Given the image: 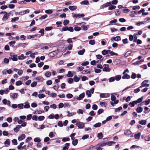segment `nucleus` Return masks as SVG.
I'll use <instances>...</instances> for the list:
<instances>
[{
	"label": "nucleus",
	"mask_w": 150,
	"mask_h": 150,
	"mask_svg": "<svg viewBox=\"0 0 150 150\" xmlns=\"http://www.w3.org/2000/svg\"><path fill=\"white\" fill-rule=\"evenodd\" d=\"M115 95H117V93H112L111 94V100L113 101L115 100L116 99V97Z\"/></svg>",
	"instance_id": "12"
},
{
	"label": "nucleus",
	"mask_w": 150,
	"mask_h": 150,
	"mask_svg": "<svg viewBox=\"0 0 150 150\" xmlns=\"http://www.w3.org/2000/svg\"><path fill=\"white\" fill-rule=\"evenodd\" d=\"M48 55L50 57H53L55 55V52L53 51L50 53L48 54Z\"/></svg>",
	"instance_id": "26"
},
{
	"label": "nucleus",
	"mask_w": 150,
	"mask_h": 150,
	"mask_svg": "<svg viewBox=\"0 0 150 150\" xmlns=\"http://www.w3.org/2000/svg\"><path fill=\"white\" fill-rule=\"evenodd\" d=\"M145 23L144 21L137 22L136 23V25L137 26H139L142 24H144Z\"/></svg>",
	"instance_id": "43"
},
{
	"label": "nucleus",
	"mask_w": 150,
	"mask_h": 150,
	"mask_svg": "<svg viewBox=\"0 0 150 150\" xmlns=\"http://www.w3.org/2000/svg\"><path fill=\"white\" fill-rule=\"evenodd\" d=\"M104 68L103 69V71H104L109 72L110 71V69L109 67V65L108 64H104L103 65Z\"/></svg>",
	"instance_id": "2"
},
{
	"label": "nucleus",
	"mask_w": 150,
	"mask_h": 150,
	"mask_svg": "<svg viewBox=\"0 0 150 150\" xmlns=\"http://www.w3.org/2000/svg\"><path fill=\"white\" fill-rule=\"evenodd\" d=\"M137 34H134V39H134L133 42H136L137 40Z\"/></svg>",
	"instance_id": "46"
},
{
	"label": "nucleus",
	"mask_w": 150,
	"mask_h": 150,
	"mask_svg": "<svg viewBox=\"0 0 150 150\" xmlns=\"http://www.w3.org/2000/svg\"><path fill=\"white\" fill-rule=\"evenodd\" d=\"M10 95L11 97L13 99L17 98L18 96V94L16 93H13Z\"/></svg>",
	"instance_id": "6"
},
{
	"label": "nucleus",
	"mask_w": 150,
	"mask_h": 150,
	"mask_svg": "<svg viewBox=\"0 0 150 150\" xmlns=\"http://www.w3.org/2000/svg\"><path fill=\"white\" fill-rule=\"evenodd\" d=\"M19 19V18L18 17H14L13 18L11 21V22H15L16 21H17Z\"/></svg>",
	"instance_id": "55"
},
{
	"label": "nucleus",
	"mask_w": 150,
	"mask_h": 150,
	"mask_svg": "<svg viewBox=\"0 0 150 150\" xmlns=\"http://www.w3.org/2000/svg\"><path fill=\"white\" fill-rule=\"evenodd\" d=\"M67 113H68V115H67V116L68 117L72 116L76 114V112H70L69 111H67Z\"/></svg>",
	"instance_id": "27"
},
{
	"label": "nucleus",
	"mask_w": 150,
	"mask_h": 150,
	"mask_svg": "<svg viewBox=\"0 0 150 150\" xmlns=\"http://www.w3.org/2000/svg\"><path fill=\"white\" fill-rule=\"evenodd\" d=\"M32 117V115L31 114L28 115L27 116V120H30Z\"/></svg>",
	"instance_id": "52"
},
{
	"label": "nucleus",
	"mask_w": 150,
	"mask_h": 150,
	"mask_svg": "<svg viewBox=\"0 0 150 150\" xmlns=\"http://www.w3.org/2000/svg\"><path fill=\"white\" fill-rule=\"evenodd\" d=\"M140 53L141 54H142L143 55L146 54L147 53V52L144 50H142L140 51Z\"/></svg>",
	"instance_id": "59"
},
{
	"label": "nucleus",
	"mask_w": 150,
	"mask_h": 150,
	"mask_svg": "<svg viewBox=\"0 0 150 150\" xmlns=\"http://www.w3.org/2000/svg\"><path fill=\"white\" fill-rule=\"evenodd\" d=\"M116 8V6H115L111 5L108 8V9L110 10H111L113 9H115Z\"/></svg>",
	"instance_id": "60"
},
{
	"label": "nucleus",
	"mask_w": 150,
	"mask_h": 150,
	"mask_svg": "<svg viewBox=\"0 0 150 150\" xmlns=\"http://www.w3.org/2000/svg\"><path fill=\"white\" fill-rule=\"evenodd\" d=\"M73 95L71 93H68L66 95V97L68 98H71L73 97Z\"/></svg>",
	"instance_id": "62"
},
{
	"label": "nucleus",
	"mask_w": 150,
	"mask_h": 150,
	"mask_svg": "<svg viewBox=\"0 0 150 150\" xmlns=\"http://www.w3.org/2000/svg\"><path fill=\"white\" fill-rule=\"evenodd\" d=\"M89 64V62H88L86 61L85 62L82 63L81 64V65L83 66H86L88 64Z\"/></svg>",
	"instance_id": "64"
},
{
	"label": "nucleus",
	"mask_w": 150,
	"mask_h": 150,
	"mask_svg": "<svg viewBox=\"0 0 150 150\" xmlns=\"http://www.w3.org/2000/svg\"><path fill=\"white\" fill-rule=\"evenodd\" d=\"M103 135L102 132H100L98 134L97 137L99 139H101L103 137Z\"/></svg>",
	"instance_id": "28"
},
{
	"label": "nucleus",
	"mask_w": 150,
	"mask_h": 150,
	"mask_svg": "<svg viewBox=\"0 0 150 150\" xmlns=\"http://www.w3.org/2000/svg\"><path fill=\"white\" fill-rule=\"evenodd\" d=\"M111 40V41H118L121 40L120 37L119 36H117L115 37L112 38Z\"/></svg>",
	"instance_id": "8"
},
{
	"label": "nucleus",
	"mask_w": 150,
	"mask_h": 150,
	"mask_svg": "<svg viewBox=\"0 0 150 150\" xmlns=\"http://www.w3.org/2000/svg\"><path fill=\"white\" fill-rule=\"evenodd\" d=\"M141 135V134L140 133H138L137 134H135L134 135V137L136 139H139L140 138V137Z\"/></svg>",
	"instance_id": "24"
},
{
	"label": "nucleus",
	"mask_w": 150,
	"mask_h": 150,
	"mask_svg": "<svg viewBox=\"0 0 150 150\" xmlns=\"http://www.w3.org/2000/svg\"><path fill=\"white\" fill-rule=\"evenodd\" d=\"M21 128V127L19 125H17L16 126V127L13 130L15 132H17L19 131V129Z\"/></svg>",
	"instance_id": "10"
},
{
	"label": "nucleus",
	"mask_w": 150,
	"mask_h": 150,
	"mask_svg": "<svg viewBox=\"0 0 150 150\" xmlns=\"http://www.w3.org/2000/svg\"><path fill=\"white\" fill-rule=\"evenodd\" d=\"M10 55V57L9 58L10 60H12L14 61L18 60V56L17 55L12 52L11 53Z\"/></svg>",
	"instance_id": "1"
},
{
	"label": "nucleus",
	"mask_w": 150,
	"mask_h": 150,
	"mask_svg": "<svg viewBox=\"0 0 150 150\" xmlns=\"http://www.w3.org/2000/svg\"><path fill=\"white\" fill-rule=\"evenodd\" d=\"M132 51H128L125 54V57H128L131 53Z\"/></svg>",
	"instance_id": "35"
},
{
	"label": "nucleus",
	"mask_w": 150,
	"mask_h": 150,
	"mask_svg": "<svg viewBox=\"0 0 150 150\" xmlns=\"http://www.w3.org/2000/svg\"><path fill=\"white\" fill-rule=\"evenodd\" d=\"M36 80L38 81L42 82L44 80V78L41 76H39L36 77Z\"/></svg>",
	"instance_id": "14"
},
{
	"label": "nucleus",
	"mask_w": 150,
	"mask_h": 150,
	"mask_svg": "<svg viewBox=\"0 0 150 150\" xmlns=\"http://www.w3.org/2000/svg\"><path fill=\"white\" fill-rule=\"evenodd\" d=\"M51 75V73L49 71H47L46 72L45 75L47 77H50V76Z\"/></svg>",
	"instance_id": "34"
},
{
	"label": "nucleus",
	"mask_w": 150,
	"mask_h": 150,
	"mask_svg": "<svg viewBox=\"0 0 150 150\" xmlns=\"http://www.w3.org/2000/svg\"><path fill=\"white\" fill-rule=\"evenodd\" d=\"M25 105H24L23 107L25 108H28L30 107V105L29 103L28 102H26L24 103Z\"/></svg>",
	"instance_id": "16"
},
{
	"label": "nucleus",
	"mask_w": 150,
	"mask_h": 150,
	"mask_svg": "<svg viewBox=\"0 0 150 150\" xmlns=\"http://www.w3.org/2000/svg\"><path fill=\"white\" fill-rule=\"evenodd\" d=\"M72 144L73 145L75 146L77 145L78 143V140L77 139H74L72 140Z\"/></svg>",
	"instance_id": "20"
},
{
	"label": "nucleus",
	"mask_w": 150,
	"mask_h": 150,
	"mask_svg": "<svg viewBox=\"0 0 150 150\" xmlns=\"http://www.w3.org/2000/svg\"><path fill=\"white\" fill-rule=\"evenodd\" d=\"M131 133V131L129 129H127L124 132V134L127 135L130 134Z\"/></svg>",
	"instance_id": "38"
},
{
	"label": "nucleus",
	"mask_w": 150,
	"mask_h": 150,
	"mask_svg": "<svg viewBox=\"0 0 150 150\" xmlns=\"http://www.w3.org/2000/svg\"><path fill=\"white\" fill-rule=\"evenodd\" d=\"M10 142L9 139H6V141L4 142V144L6 146H9L10 144Z\"/></svg>",
	"instance_id": "31"
},
{
	"label": "nucleus",
	"mask_w": 150,
	"mask_h": 150,
	"mask_svg": "<svg viewBox=\"0 0 150 150\" xmlns=\"http://www.w3.org/2000/svg\"><path fill=\"white\" fill-rule=\"evenodd\" d=\"M25 136L24 134H23L19 136L18 137V140L21 141L23 140L25 138Z\"/></svg>",
	"instance_id": "9"
},
{
	"label": "nucleus",
	"mask_w": 150,
	"mask_h": 150,
	"mask_svg": "<svg viewBox=\"0 0 150 150\" xmlns=\"http://www.w3.org/2000/svg\"><path fill=\"white\" fill-rule=\"evenodd\" d=\"M86 94L88 97H90L91 96V92L90 90H88L86 92Z\"/></svg>",
	"instance_id": "30"
},
{
	"label": "nucleus",
	"mask_w": 150,
	"mask_h": 150,
	"mask_svg": "<svg viewBox=\"0 0 150 150\" xmlns=\"http://www.w3.org/2000/svg\"><path fill=\"white\" fill-rule=\"evenodd\" d=\"M69 9L71 11H74L77 8V7L75 6H70L69 7Z\"/></svg>",
	"instance_id": "23"
},
{
	"label": "nucleus",
	"mask_w": 150,
	"mask_h": 150,
	"mask_svg": "<svg viewBox=\"0 0 150 150\" xmlns=\"http://www.w3.org/2000/svg\"><path fill=\"white\" fill-rule=\"evenodd\" d=\"M136 110L138 113H140L143 111V108L141 107H138L136 109Z\"/></svg>",
	"instance_id": "22"
},
{
	"label": "nucleus",
	"mask_w": 150,
	"mask_h": 150,
	"mask_svg": "<svg viewBox=\"0 0 150 150\" xmlns=\"http://www.w3.org/2000/svg\"><path fill=\"white\" fill-rule=\"evenodd\" d=\"M111 4V3L109 2H107L105 4H104L102 5V6L103 7H107L110 5Z\"/></svg>",
	"instance_id": "32"
},
{
	"label": "nucleus",
	"mask_w": 150,
	"mask_h": 150,
	"mask_svg": "<svg viewBox=\"0 0 150 150\" xmlns=\"http://www.w3.org/2000/svg\"><path fill=\"white\" fill-rule=\"evenodd\" d=\"M47 17V15H44L41 17H40L39 18V19L40 20H42V19H45Z\"/></svg>",
	"instance_id": "41"
},
{
	"label": "nucleus",
	"mask_w": 150,
	"mask_h": 150,
	"mask_svg": "<svg viewBox=\"0 0 150 150\" xmlns=\"http://www.w3.org/2000/svg\"><path fill=\"white\" fill-rule=\"evenodd\" d=\"M76 134L75 133H73L70 135V137L71 138L72 140H74L75 139L74 136Z\"/></svg>",
	"instance_id": "61"
},
{
	"label": "nucleus",
	"mask_w": 150,
	"mask_h": 150,
	"mask_svg": "<svg viewBox=\"0 0 150 150\" xmlns=\"http://www.w3.org/2000/svg\"><path fill=\"white\" fill-rule=\"evenodd\" d=\"M69 23V21L68 20H64L63 22V24L64 25H67Z\"/></svg>",
	"instance_id": "48"
},
{
	"label": "nucleus",
	"mask_w": 150,
	"mask_h": 150,
	"mask_svg": "<svg viewBox=\"0 0 150 150\" xmlns=\"http://www.w3.org/2000/svg\"><path fill=\"white\" fill-rule=\"evenodd\" d=\"M45 117L43 116H39L38 119L40 121L43 120L45 119Z\"/></svg>",
	"instance_id": "44"
},
{
	"label": "nucleus",
	"mask_w": 150,
	"mask_h": 150,
	"mask_svg": "<svg viewBox=\"0 0 150 150\" xmlns=\"http://www.w3.org/2000/svg\"><path fill=\"white\" fill-rule=\"evenodd\" d=\"M121 78V76L120 75L115 76V79L117 81H119Z\"/></svg>",
	"instance_id": "39"
},
{
	"label": "nucleus",
	"mask_w": 150,
	"mask_h": 150,
	"mask_svg": "<svg viewBox=\"0 0 150 150\" xmlns=\"http://www.w3.org/2000/svg\"><path fill=\"white\" fill-rule=\"evenodd\" d=\"M85 96V93H82L80 94L79 97H78L76 99L79 100H80L82 98H84Z\"/></svg>",
	"instance_id": "11"
},
{
	"label": "nucleus",
	"mask_w": 150,
	"mask_h": 150,
	"mask_svg": "<svg viewBox=\"0 0 150 150\" xmlns=\"http://www.w3.org/2000/svg\"><path fill=\"white\" fill-rule=\"evenodd\" d=\"M9 17V14L8 13H7V12L4 14L3 17V20L5 21Z\"/></svg>",
	"instance_id": "15"
},
{
	"label": "nucleus",
	"mask_w": 150,
	"mask_h": 150,
	"mask_svg": "<svg viewBox=\"0 0 150 150\" xmlns=\"http://www.w3.org/2000/svg\"><path fill=\"white\" fill-rule=\"evenodd\" d=\"M38 96L39 98L40 99H41L45 97V95L43 94H39L38 95Z\"/></svg>",
	"instance_id": "54"
},
{
	"label": "nucleus",
	"mask_w": 150,
	"mask_h": 150,
	"mask_svg": "<svg viewBox=\"0 0 150 150\" xmlns=\"http://www.w3.org/2000/svg\"><path fill=\"white\" fill-rule=\"evenodd\" d=\"M74 80L75 82H77L79 81V78L76 75L74 76Z\"/></svg>",
	"instance_id": "40"
},
{
	"label": "nucleus",
	"mask_w": 150,
	"mask_h": 150,
	"mask_svg": "<svg viewBox=\"0 0 150 150\" xmlns=\"http://www.w3.org/2000/svg\"><path fill=\"white\" fill-rule=\"evenodd\" d=\"M26 44L25 43H20L18 44V46H20L21 47H22L23 48L25 47H26Z\"/></svg>",
	"instance_id": "47"
},
{
	"label": "nucleus",
	"mask_w": 150,
	"mask_h": 150,
	"mask_svg": "<svg viewBox=\"0 0 150 150\" xmlns=\"http://www.w3.org/2000/svg\"><path fill=\"white\" fill-rule=\"evenodd\" d=\"M89 2L88 1L85 0L83 1L80 2V4L81 5H88Z\"/></svg>",
	"instance_id": "21"
},
{
	"label": "nucleus",
	"mask_w": 150,
	"mask_h": 150,
	"mask_svg": "<svg viewBox=\"0 0 150 150\" xmlns=\"http://www.w3.org/2000/svg\"><path fill=\"white\" fill-rule=\"evenodd\" d=\"M73 76V74L71 73V71H69L67 75V76L68 77H72Z\"/></svg>",
	"instance_id": "53"
},
{
	"label": "nucleus",
	"mask_w": 150,
	"mask_h": 150,
	"mask_svg": "<svg viewBox=\"0 0 150 150\" xmlns=\"http://www.w3.org/2000/svg\"><path fill=\"white\" fill-rule=\"evenodd\" d=\"M9 60H10L9 58V59L5 58L4 59V62L6 64H8L9 62Z\"/></svg>",
	"instance_id": "45"
},
{
	"label": "nucleus",
	"mask_w": 150,
	"mask_h": 150,
	"mask_svg": "<svg viewBox=\"0 0 150 150\" xmlns=\"http://www.w3.org/2000/svg\"><path fill=\"white\" fill-rule=\"evenodd\" d=\"M90 44L91 45H94L95 43V42L94 40H91L89 42Z\"/></svg>",
	"instance_id": "49"
},
{
	"label": "nucleus",
	"mask_w": 150,
	"mask_h": 150,
	"mask_svg": "<svg viewBox=\"0 0 150 150\" xmlns=\"http://www.w3.org/2000/svg\"><path fill=\"white\" fill-rule=\"evenodd\" d=\"M144 109L146 111L144 112V113L145 114L148 113L150 111V110L147 107H145L144 108Z\"/></svg>",
	"instance_id": "33"
},
{
	"label": "nucleus",
	"mask_w": 150,
	"mask_h": 150,
	"mask_svg": "<svg viewBox=\"0 0 150 150\" xmlns=\"http://www.w3.org/2000/svg\"><path fill=\"white\" fill-rule=\"evenodd\" d=\"M26 57L24 56V55L22 54L21 55L18 56V58L20 60L26 58Z\"/></svg>",
	"instance_id": "37"
},
{
	"label": "nucleus",
	"mask_w": 150,
	"mask_h": 150,
	"mask_svg": "<svg viewBox=\"0 0 150 150\" xmlns=\"http://www.w3.org/2000/svg\"><path fill=\"white\" fill-rule=\"evenodd\" d=\"M22 84V82L21 81H18L16 82V85L17 86H19Z\"/></svg>",
	"instance_id": "50"
},
{
	"label": "nucleus",
	"mask_w": 150,
	"mask_h": 150,
	"mask_svg": "<svg viewBox=\"0 0 150 150\" xmlns=\"http://www.w3.org/2000/svg\"><path fill=\"white\" fill-rule=\"evenodd\" d=\"M89 137V135L88 134H85L83 135L82 138V139L83 140H85Z\"/></svg>",
	"instance_id": "63"
},
{
	"label": "nucleus",
	"mask_w": 150,
	"mask_h": 150,
	"mask_svg": "<svg viewBox=\"0 0 150 150\" xmlns=\"http://www.w3.org/2000/svg\"><path fill=\"white\" fill-rule=\"evenodd\" d=\"M76 125L79 129H82L84 127V125L82 122H79L76 124Z\"/></svg>",
	"instance_id": "7"
},
{
	"label": "nucleus",
	"mask_w": 150,
	"mask_h": 150,
	"mask_svg": "<svg viewBox=\"0 0 150 150\" xmlns=\"http://www.w3.org/2000/svg\"><path fill=\"white\" fill-rule=\"evenodd\" d=\"M101 125V123L100 122H98L95 124L93 126L95 128L100 127Z\"/></svg>",
	"instance_id": "29"
},
{
	"label": "nucleus",
	"mask_w": 150,
	"mask_h": 150,
	"mask_svg": "<svg viewBox=\"0 0 150 150\" xmlns=\"http://www.w3.org/2000/svg\"><path fill=\"white\" fill-rule=\"evenodd\" d=\"M37 84V82L36 81L33 82L31 84V86L32 87H34L36 86Z\"/></svg>",
	"instance_id": "51"
},
{
	"label": "nucleus",
	"mask_w": 150,
	"mask_h": 150,
	"mask_svg": "<svg viewBox=\"0 0 150 150\" xmlns=\"http://www.w3.org/2000/svg\"><path fill=\"white\" fill-rule=\"evenodd\" d=\"M149 81L148 80H145L144 81L141 83V85L140 86L139 88H142L143 87H148L149 85L148 84L145 83V82H148Z\"/></svg>",
	"instance_id": "3"
},
{
	"label": "nucleus",
	"mask_w": 150,
	"mask_h": 150,
	"mask_svg": "<svg viewBox=\"0 0 150 150\" xmlns=\"http://www.w3.org/2000/svg\"><path fill=\"white\" fill-rule=\"evenodd\" d=\"M70 144L69 143H66L65 144V146L63 148V150H68L69 149V146Z\"/></svg>",
	"instance_id": "17"
},
{
	"label": "nucleus",
	"mask_w": 150,
	"mask_h": 150,
	"mask_svg": "<svg viewBox=\"0 0 150 150\" xmlns=\"http://www.w3.org/2000/svg\"><path fill=\"white\" fill-rule=\"evenodd\" d=\"M145 139L147 141H149L150 140V134L145 137Z\"/></svg>",
	"instance_id": "58"
},
{
	"label": "nucleus",
	"mask_w": 150,
	"mask_h": 150,
	"mask_svg": "<svg viewBox=\"0 0 150 150\" xmlns=\"http://www.w3.org/2000/svg\"><path fill=\"white\" fill-rule=\"evenodd\" d=\"M100 96L101 98H108L110 96V94L108 93H101Z\"/></svg>",
	"instance_id": "4"
},
{
	"label": "nucleus",
	"mask_w": 150,
	"mask_h": 150,
	"mask_svg": "<svg viewBox=\"0 0 150 150\" xmlns=\"http://www.w3.org/2000/svg\"><path fill=\"white\" fill-rule=\"evenodd\" d=\"M70 139L69 137H64L62 139V141L63 142H66L69 141Z\"/></svg>",
	"instance_id": "42"
},
{
	"label": "nucleus",
	"mask_w": 150,
	"mask_h": 150,
	"mask_svg": "<svg viewBox=\"0 0 150 150\" xmlns=\"http://www.w3.org/2000/svg\"><path fill=\"white\" fill-rule=\"evenodd\" d=\"M130 78V76L128 74H125L122 76V78L123 79H129Z\"/></svg>",
	"instance_id": "13"
},
{
	"label": "nucleus",
	"mask_w": 150,
	"mask_h": 150,
	"mask_svg": "<svg viewBox=\"0 0 150 150\" xmlns=\"http://www.w3.org/2000/svg\"><path fill=\"white\" fill-rule=\"evenodd\" d=\"M24 105L23 103L19 104L18 105V107L21 109H23V107Z\"/></svg>",
	"instance_id": "56"
},
{
	"label": "nucleus",
	"mask_w": 150,
	"mask_h": 150,
	"mask_svg": "<svg viewBox=\"0 0 150 150\" xmlns=\"http://www.w3.org/2000/svg\"><path fill=\"white\" fill-rule=\"evenodd\" d=\"M139 123L142 125H145L146 123V120H142L139 121Z\"/></svg>",
	"instance_id": "19"
},
{
	"label": "nucleus",
	"mask_w": 150,
	"mask_h": 150,
	"mask_svg": "<svg viewBox=\"0 0 150 150\" xmlns=\"http://www.w3.org/2000/svg\"><path fill=\"white\" fill-rule=\"evenodd\" d=\"M40 37V35L36 34V35H30L28 37V38H34L35 37H38V38H39Z\"/></svg>",
	"instance_id": "18"
},
{
	"label": "nucleus",
	"mask_w": 150,
	"mask_h": 150,
	"mask_svg": "<svg viewBox=\"0 0 150 150\" xmlns=\"http://www.w3.org/2000/svg\"><path fill=\"white\" fill-rule=\"evenodd\" d=\"M115 142L113 141H110L108 142H106L107 145H108V146H110L112 144H115Z\"/></svg>",
	"instance_id": "36"
},
{
	"label": "nucleus",
	"mask_w": 150,
	"mask_h": 150,
	"mask_svg": "<svg viewBox=\"0 0 150 150\" xmlns=\"http://www.w3.org/2000/svg\"><path fill=\"white\" fill-rule=\"evenodd\" d=\"M85 16L84 14L81 13V14H74L73 17L74 18H77L78 17L79 18H80V17H83Z\"/></svg>",
	"instance_id": "5"
},
{
	"label": "nucleus",
	"mask_w": 150,
	"mask_h": 150,
	"mask_svg": "<svg viewBox=\"0 0 150 150\" xmlns=\"http://www.w3.org/2000/svg\"><path fill=\"white\" fill-rule=\"evenodd\" d=\"M44 29H42L40 30L39 32L41 33V35L43 36L44 34Z\"/></svg>",
	"instance_id": "57"
},
{
	"label": "nucleus",
	"mask_w": 150,
	"mask_h": 150,
	"mask_svg": "<svg viewBox=\"0 0 150 150\" xmlns=\"http://www.w3.org/2000/svg\"><path fill=\"white\" fill-rule=\"evenodd\" d=\"M85 51V50L83 49L79 51L78 52V54L79 55H82L83 54Z\"/></svg>",
	"instance_id": "25"
}]
</instances>
